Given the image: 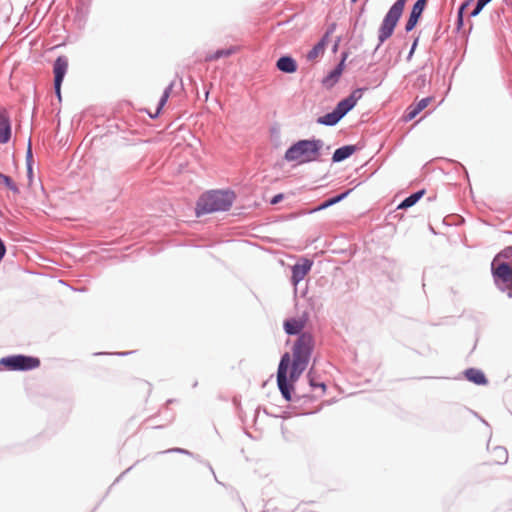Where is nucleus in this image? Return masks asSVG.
I'll list each match as a JSON object with an SVG mask.
<instances>
[{"label": "nucleus", "instance_id": "nucleus-1", "mask_svg": "<svg viewBox=\"0 0 512 512\" xmlns=\"http://www.w3.org/2000/svg\"><path fill=\"white\" fill-rule=\"evenodd\" d=\"M313 347L312 335L302 333L294 343L292 355L285 353L282 356L277 371V384L286 400L291 399L290 388L292 387L288 384V372L289 381L296 382L308 366Z\"/></svg>", "mask_w": 512, "mask_h": 512}, {"label": "nucleus", "instance_id": "nucleus-2", "mask_svg": "<svg viewBox=\"0 0 512 512\" xmlns=\"http://www.w3.org/2000/svg\"><path fill=\"white\" fill-rule=\"evenodd\" d=\"M235 195L230 191H211L201 196L197 203V215L230 209Z\"/></svg>", "mask_w": 512, "mask_h": 512}, {"label": "nucleus", "instance_id": "nucleus-3", "mask_svg": "<svg viewBox=\"0 0 512 512\" xmlns=\"http://www.w3.org/2000/svg\"><path fill=\"white\" fill-rule=\"evenodd\" d=\"M322 142L320 140H300L285 153V160L303 164L318 158Z\"/></svg>", "mask_w": 512, "mask_h": 512}, {"label": "nucleus", "instance_id": "nucleus-4", "mask_svg": "<svg viewBox=\"0 0 512 512\" xmlns=\"http://www.w3.org/2000/svg\"><path fill=\"white\" fill-rule=\"evenodd\" d=\"M405 3L406 0H397L385 15L378 32V39L380 40V43H384V41L392 36L403 13Z\"/></svg>", "mask_w": 512, "mask_h": 512}, {"label": "nucleus", "instance_id": "nucleus-5", "mask_svg": "<svg viewBox=\"0 0 512 512\" xmlns=\"http://www.w3.org/2000/svg\"><path fill=\"white\" fill-rule=\"evenodd\" d=\"M492 273L499 289L508 292V295L512 296V266L508 263H498V259H494Z\"/></svg>", "mask_w": 512, "mask_h": 512}, {"label": "nucleus", "instance_id": "nucleus-6", "mask_svg": "<svg viewBox=\"0 0 512 512\" xmlns=\"http://www.w3.org/2000/svg\"><path fill=\"white\" fill-rule=\"evenodd\" d=\"M0 365L9 371H26L38 368L40 360L25 355H12L0 359Z\"/></svg>", "mask_w": 512, "mask_h": 512}, {"label": "nucleus", "instance_id": "nucleus-7", "mask_svg": "<svg viewBox=\"0 0 512 512\" xmlns=\"http://www.w3.org/2000/svg\"><path fill=\"white\" fill-rule=\"evenodd\" d=\"M68 69V60L64 56H60L55 60L53 72H54V88L55 93L61 101V84L63 81V78L67 72Z\"/></svg>", "mask_w": 512, "mask_h": 512}, {"label": "nucleus", "instance_id": "nucleus-8", "mask_svg": "<svg viewBox=\"0 0 512 512\" xmlns=\"http://www.w3.org/2000/svg\"><path fill=\"white\" fill-rule=\"evenodd\" d=\"M434 100L433 97H426L419 100L416 103L409 105L403 116L405 122H409L414 119L420 112H422L428 105Z\"/></svg>", "mask_w": 512, "mask_h": 512}, {"label": "nucleus", "instance_id": "nucleus-9", "mask_svg": "<svg viewBox=\"0 0 512 512\" xmlns=\"http://www.w3.org/2000/svg\"><path fill=\"white\" fill-rule=\"evenodd\" d=\"M361 96V91L355 90L347 98L341 100L335 108L339 116L343 117L344 115H346L356 105L357 101L361 98Z\"/></svg>", "mask_w": 512, "mask_h": 512}, {"label": "nucleus", "instance_id": "nucleus-10", "mask_svg": "<svg viewBox=\"0 0 512 512\" xmlns=\"http://www.w3.org/2000/svg\"><path fill=\"white\" fill-rule=\"evenodd\" d=\"M312 267V261L308 259H304L302 263L295 264L292 267V277L291 281L294 286H297L299 282H301L305 276L308 274Z\"/></svg>", "mask_w": 512, "mask_h": 512}, {"label": "nucleus", "instance_id": "nucleus-11", "mask_svg": "<svg viewBox=\"0 0 512 512\" xmlns=\"http://www.w3.org/2000/svg\"><path fill=\"white\" fill-rule=\"evenodd\" d=\"M307 317L301 316L297 318H290L287 319L284 324V330L289 335H296L299 334L306 326Z\"/></svg>", "mask_w": 512, "mask_h": 512}, {"label": "nucleus", "instance_id": "nucleus-12", "mask_svg": "<svg viewBox=\"0 0 512 512\" xmlns=\"http://www.w3.org/2000/svg\"><path fill=\"white\" fill-rule=\"evenodd\" d=\"M427 0H417V2L413 5L410 17L406 23L405 29L407 32L414 29L416 26L425 6H426Z\"/></svg>", "mask_w": 512, "mask_h": 512}, {"label": "nucleus", "instance_id": "nucleus-13", "mask_svg": "<svg viewBox=\"0 0 512 512\" xmlns=\"http://www.w3.org/2000/svg\"><path fill=\"white\" fill-rule=\"evenodd\" d=\"M507 460V450L501 446H496L489 451L487 463L489 465H501L505 464Z\"/></svg>", "mask_w": 512, "mask_h": 512}, {"label": "nucleus", "instance_id": "nucleus-14", "mask_svg": "<svg viewBox=\"0 0 512 512\" xmlns=\"http://www.w3.org/2000/svg\"><path fill=\"white\" fill-rule=\"evenodd\" d=\"M464 376L468 381L473 382L476 385H486L487 384V379H486L485 374L479 369L469 368L464 372Z\"/></svg>", "mask_w": 512, "mask_h": 512}, {"label": "nucleus", "instance_id": "nucleus-15", "mask_svg": "<svg viewBox=\"0 0 512 512\" xmlns=\"http://www.w3.org/2000/svg\"><path fill=\"white\" fill-rule=\"evenodd\" d=\"M11 137V126L9 118L0 113V143H7Z\"/></svg>", "mask_w": 512, "mask_h": 512}, {"label": "nucleus", "instance_id": "nucleus-16", "mask_svg": "<svg viewBox=\"0 0 512 512\" xmlns=\"http://www.w3.org/2000/svg\"><path fill=\"white\" fill-rule=\"evenodd\" d=\"M276 66L280 71L285 73H294L297 70V64L295 60L288 56L279 58Z\"/></svg>", "mask_w": 512, "mask_h": 512}, {"label": "nucleus", "instance_id": "nucleus-17", "mask_svg": "<svg viewBox=\"0 0 512 512\" xmlns=\"http://www.w3.org/2000/svg\"><path fill=\"white\" fill-rule=\"evenodd\" d=\"M355 150H356V148L353 145H347V146L340 147L335 150L332 160L334 162L343 161L346 158L350 157L355 152Z\"/></svg>", "mask_w": 512, "mask_h": 512}, {"label": "nucleus", "instance_id": "nucleus-18", "mask_svg": "<svg viewBox=\"0 0 512 512\" xmlns=\"http://www.w3.org/2000/svg\"><path fill=\"white\" fill-rule=\"evenodd\" d=\"M342 117L339 116L338 112L334 109L331 113H327L324 116L318 118L317 122L319 124L333 126L339 122Z\"/></svg>", "mask_w": 512, "mask_h": 512}, {"label": "nucleus", "instance_id": "nucleus-19", "mask_svg": "<svg viewBox=\"0 0 512 512\" xmlns=\"http://www.w3.org/2000/svg\"><path fill=\"white\" fill-rule=\"evenodd\" d=\"M425 194V190H420L409 197H407L405 200H403L399 205L398 209H407L409 207H412L415 205L421 197Z\"/></svg>", "mask_w": 512, "mask_h": 512}, {"label": "nucleus", "instance_id": "nucleus-20", "mask_svg": "<svg viewBox=\"0 0 512 512\" xmlns=\"http://www.w3.org/2000/svg\"><path fill=\"white\" fill-rule=\"evenodd\" d=\"M326 42L325 39L319 41L307 54V59L310 61L316 60L325 51Z\"/></svg>", "mask_w": 512, "mask_h": 512}, {"label": "nucleus", "instance_id": "nucleus-21", "mask_svg": "<svg viewBox=\"0 0 512 512\" xmlns=\"http://www.w3.org/2000/svg\"><path fill=\"white\" fill-rule=\"evenodd\" d=\"M171 89H172V87H171V86H169L168 88H166V90L164 91L163 95H162V96H161V98H160V101H159V104H158V106H157V108H156V110H155V113H154V114H152V113H150V112H149V115H150L152 118L157 117V116L159 115V113H160L161 109H162V108H163V106L166 104V102H167V100H168V98H169V96H170Z\"/></svg>", "mask_w": 512, "mask_h": 512}, {"label": "nucleus", "instance_id": "nucleus-22", "mask_svg": "<svg viewBox=\"0 0 512 512\" xmlns=\"http://www.w3.org/2000/svg\"><path fill=\"white\" fill-rule=\"evenodd\" d=\"M345 195L346 194L344 193V194L338 195V196H336L334 198L328 199L327 201L323 202L320 206H318L317 208L313 209L312 212L320 211V210H323V209H326V208L330 207L333 204H336L337 202L342 200L345 197Z\"/></svg>", "mask_w": 512, "mask_h": 512}, {"label": "nucleus", "instance_id": "nucleus-23", "mask_svg": "<svg viewBox=\"0 0 512 512\" xmlns=\"http://www.w3.org/2000/svg\"><path fill=\"white\" fill-rule=\"evenodd\" d=\"M512 259V247H507L501 251L494 259H498V263H503L501 259Z\"/></svg>", "mask_w": 512, "mask_h": 512}, {"label": "nucleus", "instance_id": "nucleus-24", "mask_svg": "<svg viewBox=\"0 0 512 512\" xmlns=\"http://www.w3.org/2000/svg\"><path fill=\"white\" fill-rule=\"evenodd\" d=\"M1 182L10 190L14 191V192H18V188L17 186L15 185V183L12 181V179L5 175L4 177H2V180Z\"/></svg>", "mask_w": 512, "mask_h": 512}, {"label": "nucleus", "instance_id": "nucleus-25", "mask_svg": "<svg viewBox=\"0 0 512 512\" xmlns=\"http://www.w3.org/2000/svg\"><path fill=\"white\" fill-rule=\"evenodd\" d=\"M343 65H344V59L341 61V63L337 66V68H335L331 73L330 75L328 76L327 80L328 81L329 79H337L341 73H342V70H343Z\"/></svg>", "mask_w": 512, "mask_h": 512}, {"label": "nucleus", "instance_id": "nucleus-26", "mask_svg": "<svg viewBox=\"0 0 512 512\" xmlns=\"http://www.w3.org/2000/svg\"><path fill=\"white\" fill-rule=\"evenodd\" d=\"M230 54L229 51L219 50L214 55L209 56L208 60H216L219 59L222 56H228Z\"/></svg>", "mask_w": 512, "mask_h": 512}, {"label": "nucleus", "instance_id": "nucleus-27", "mask_svg": "<svg viewBox=\"0 0 512 512\" xmlns=\"http://www.w3.org/2000/svg\"><path fill=\"white\" fill-rule=\"evenodd\" d=\"M283 198V195L282 194H278V195H275L273 197V199L271 200V204H277L278 202H280Z\"/></svg>", "mask_w": 512, "mask_h": 512}, {"label": "nucleus", "instance_id": "nucleus-28", "mask_svg": "<svg viewBox=\"0 0 512 512\" xmlns=\"http://www.w3.org/2000/svg\"><path fill=\"white\" fill-rule=\"evenodd\" d=\"M417 43H418V39H415V41H414V43H413V45H412V47H411V50H410V52H409L408 60L412 57V55H413V53H414V51H415V48H416V46H417Z\"/></svg>", "mask_w": 512, "mask_h": 512}, {"label": "nucleus", "instance_id": "nucleus-29", "mask_svg": "<svg viewBox=\"0 0 512 512\" xmlns=\"http://www.w3.org/2000/svg\"><path fill=\"white\" fill-rule=\"evenodd\" d=\"M310 384H311V386H319V387H321L323 391L325 390V384H323V383L316 384V381H314L312 378L310 379Z\"/></svg>", "mask_w": 512, "mask_h": 512}, {"label": "nucleus", "instance_id": "nucleus-30", "mask_svg": "<svg viewBox=\"0 0 512 512\" xmlns=\"http://www.w3.org/2000/svg\"><path fill=\"white\" fill-rule=\"evenodd\" d=\"M5 175L0 173V181L2 180V177H4Z\"/></svg>", "mask_w": 512, "mask_h": 512}, {"label": "nucleus", "instance_id": "nucleus-31", "mask_svg": "<svg viewBox=\"0 0 512 512\" xmlns=\"http://www.w3.org/2000/svg\"><path fill=\"white\" fill-rule=\"evenodd\" d=\"M5 175L0 173V181L2 180V177H4Z\"/></svg>", "mask_w": 512, "mask_h": 512}]
</instances>
